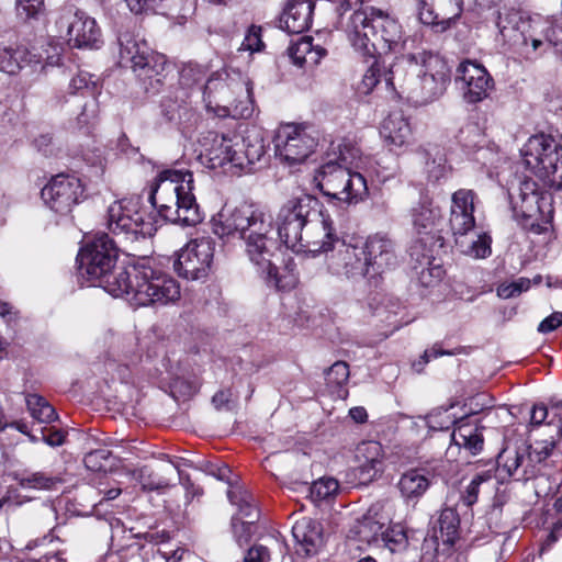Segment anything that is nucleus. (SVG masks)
I'll use <instances>...</instances> for the list:
<instances>
[{
  "label": "nucleus",
  "instance_id": "nucleus-61",
  "mask_svg": "<svg viewBox=\"0 0 562 562\" xmlns=\"http://www.w3.org/2000/svg\"><path fill=\"white\" fill-rule=\"evenodd\" d=\"M560 326H562V313L553 312L551 315H549L542 322H540L538 326V331L541 334H549L559 328Z\"/></svg>",
  "mask_w": 562,
  "mask_h": 562
},
{
  "label": "nucleus",
  "instance_id": "nucleus-55",
  "mask_svg": "<svg viewBox=\"0 0 562 562\" xmlns=\"http://www.w3.org/2000/svg\"><path fill=\"white\" fill-rule=\"evenodd\" d=\"M486 479V475L477 474L471 480L470 484L461 495V502L464 506L471 507L476 503L480 485L485 482Z\"/></svg>",
  "mask_w": 562,
  "mask_h": 562
},
{
  "label": "nucleus",
  "instance_id": "nucleus-19",
  "mask_svg": "<svg viewBox=\"0 0 562 562\" xmlns=\"http://www.w3.org/2000/svg\"><path fill=\"white\" fill-rule=\"evenodd\" d=\"M456 81L460 85L463 97L469 103H477L486 99L494 85L487 70L471 60L462 61L458 66Z\"/></svg>",
  "mask_w": 562,
  "mask_h": 562
},
{
  "label": "nucleus",
  "instance_id": "nucleus-7",
  "mask_svg": "<svg viewBox=\"0 0 562 562\" xmlns=\"http://www.w3.org/2000/svg\"><path fill=\"white\" fill-rule=\"evenodd\" d=\"M514 218L526 231L541 234L553 218V198L532 179H524L509 191Z\"/></svg>",
  "mask_w": 562,
  "mask_h": 562
},
{
  "label": "nucleus",
  "instance_id": "nucleus-52",
  "mask_svg": "<svg viewBox=\"0 0 562 562\" xmlns=\"http://www.w3.org/2000/svg\"><path fill=\"white\" fill-rule=\"evenodd\" d=\"M531 281L527 278H519L508 284H501L497 288V295L502 299H510L529 290Z\"/></svg>",
  "mask_w": 562,
  "mask_h": 562
},
{
  "label": "nucleus",
  "instance_id": "nucleus-47",
  "mask_svg": "<svg viewBox=\"0 0 562 562\" xmlns=\"http://www.w3.org/2000/svg\"><path fill=\"white\" fill-rule=\"evenodd\" d=\"M339 490L338 481L333 477H322L310 487V496L313 502H322L336 495Z\"/></svg>",
  "mask_w": 562,
  "mask_h": 562
},
{
  "label": "nucleus",
  "instance_id": "nucleus-64",
  "mask_svg": "<svg viewBox=\"0 0 562 562\" xmlns=\"http://www.w3.org/2000/svg\"><path fill=\"white\" fill-rule=\"evenodd\" d=\"M443 355H451L450 351H446L440 349L437 346H434L430 349L425 350L423 356L420 357V360L418 362H415L413 366L417 372H420L423 370V367L432 358H438Z\"/></svg>",
  "mask_w": 562,
  "mask_h": 562
},
{
  "label": "nucleus",
  "instance_id": "nucleus-56",
  "mask_svg": "<svg viewBox=\"0 0 562 562\" xmlns=\"http://www.w3.org/2000/svg\"><path fill=\"white\" fill-rule=\"evenodd\" d=\"M263 46L261 40V27L251 25L241 43V48L250 52H258Z\"/></svg>",
  "mask_w": 562,
  "mask_h": 562
},
{
  "label": "nucleus",
  "instance_id": "nucleus-53",
  "mask_svg": "<svg viewBox=\"0 0 562 562\" xmlns=\"http://www.w3.org/2000/svg\"><path fill=\"white\" fill-rule=\"evenodd\" d=\"M255 522H256L255 520H249V519L240 520L239 518H236V517L233 518V520H232L233 531H234L236 541L238 542V544L240 547H243L244 544H246L249 541V539L252 535V529H254Z\"/></svg>",
  "mask_w": 562,
  "mask_h": 562
},
{
  "label": "nucleus",
  "instance_id": "nucleus-58",
  "mask_svg": "<svg viewBox=\"0 0 562 562\" xmlns=\"http://www.w3.org/2000/svg\"><path fill=\"white\" fill-rule=\"evenodd\" d=\"M188 97H189L188 92L183 93L180 101H178V100L172 101L171 98L165 97L160 103L161 112H162L164 116L168 121L175 120L176 114H177L179 108L181 106V103H183Z\"/></svg>",
  "mask_w": 562,
  "mask_h": 562
},
{
  "label": "nucleus",
  "instance_id": "nucleus-29",
  "mask_svg": "<svg viewBox=\"0 0 562 562\" xmlns=\"http://www.w3.org/2000/svg\"><path fill=\"white\" fill-rule=\"evenodd\" d=\"M380 133L391 149H397L408 145L412 128L401 113H392L384 119Z\"/></svg>",
  "mask_w": 562,
  "mask_h": 562
},
{
  "label": "nucleus",
  "instance_id": "nucleus-15",
  "mask_svg": "<svg viewBox=\"0 0 562 562\" xmlns=\"http://www.w3.org/2000/svg\"><path fill=\"white\" fill-rule=\"evenodd\" d=\"M316 145L315 138L304 127L294 124L279 127L274 138L276 155L289 166L305 161Z\"/></svg>",
  "mask_w": 562,
  "mask_h": 562
},
{
  "label": "nucleus",
  "instance_id": "nucleus-25",
  "mask_svg": "<svg viewBox=\"0 0 562 562\" xmlns=\"http://www.w3.org/2000/svg\"><path fill=\"white\" fill-rule=\"evenodd\" d=\"M32 67L33 71H45L42 57L32 54L25 47H2L0 48V70L8 75H16L24 67Z\"/></svg>",
  "mask_w": 562,
  "mask_h": 562
},
{
  "label": "nucleus",
  "instance_id": "nucleus-18",
  "mask_svg": "<svg viewBox=\"0 0 562 562\" xmlns=\"http://www.w3.org/2000/svg\"><path fill=\"white\" fill-rule=\"evenodd\" d=\"M339 241L333 227V221L318 211V216L312 221L302 231V237L295 246H290L296 252H311L317 255L331 250L334 245Z\"/></svg>",
  "mask_w": 562,
  "mask_h": 562
},
{
  "label": "nucleus",
  "instance_id": "nucleus-23",
  "mask_svg": "<svg viewBox=\"0 0 562 562\" xmlns=\"http://www.w3.org/2000/svg\"><path fill=\"white\" fill-rule=\"evenodd\" d=\"M357 477L361 484H369L383 473L385 453L380 442H361L357 449Z\"/></svg>",
  "mask_w": 562,
  "mask_h": 562
},
{
  "label": "nucleus",
  "instance_id": "nucleus-31",
  "mask_svg": "<svg viewBox=\"0 0 562 562\" xmlns=\"http://www.w3.org/2000/svg\"><path fill=\"white\" fill-rule=\"evenodd\" d=\"M430 480L424 469H411L404 472L397 483L401 495L406 501H418L429 488Z\"/></svg>",
  "mask_w": 562,
  "mask_h": 562
},
{
  "label": "nucleus",
  "instance_id": "nucleus-45",
  "mask_svg": "<svg viewBox=\"0 0 562 562\" xmlns=\"http://www.w3.org/2000/svg\"><path fill=\"white\" fill-rule=\"evenodd\" d=\"M207 69L205 66L188 63L180 70L179 85L182 89H192L205 79Z\"/></svg>",
  "mask_w": 562,
  "mask_h": 562
},
{
  "label": "nucleus",
  "instance_id": "nucleus-14",
  "mask_svg": "<svg viewBox=\"0 0 562 562\" xmlns=\"http://www.w3.org/2000/svg\"><path fill=\"white\" fill-rule=\"evenodd\" d=\"M56 25L60 32H66L68 43L74 47L94 48L101 41V31L95 20L74 7L64 9Z\"/></svg>",
  "mask_w": 562,
  "mask_h": 562
},
{
  "label": "nucleus",
  "instance_id": "nucleus-54",
  "mask_svg": "<svg viewBox=\"0 0 562 562\" xmlns=\"http://www.w3.org/2000/svg\"><path fill=\"white\" fill-rule=\"evenodd\" d=\"M458 420H454L449 414L447 409L436 411L430 413L427 416V425L429 428L434 430H445L449 429L450 425L456 424Z\"/></svg>",
  "mask_w": 562,
  "mask_h": 562
},
{
  "label": "nucleus",
  "instance_id": "nucleus-35",
  "mask_svg": "<svg viewBox=\"0 0 562 562\" xmlns=\"http://www.w3.org/2000/svg\"><path fill=\"white\" fill-rule=\"evenodd\" d=\"M342 183L335 200L347 204H357L369 194L367 180L360 172L350 169Z\"/></svg>",
  "mask_w": 562,
  "mask_h": 562
},
{
  "label": "nucleus",
  "instance_id": "nucleus-37",
  "mask_svg": "<svg viewBox=\"0 0 562 562\" xmlns=\"http://www.w3.org/2000/svg\"><path fill=\"white\" fill-rule=\"evenodd\" d=\"M413 225L418 234H429L441 217L439 207L431 204H420L412 212Z\"/></svg>",
  "mask_w": 562,
  "mask_h": 562
},
{
  "label": "nucleus",
  "instance_id": "nucleus-39",
  "mask_svg": "<svg viewBox=\"0 0 562 562\" xmlns=\"http://www.w3.org/2000/svg\"><path fill=\"white\" fill-rule=\"evenodd\" d=\"M416 155L425 164L429 178L438 180L443 176L445 159L439 155V149L436 146H419L416 149Z\"/></svg>",
  "mask_w": 562,
  "mask_h": 562
},
{
  "label": "nucleus",
  "instance_id": "nucleus-48",
  "mask_svg": "<svg viewBox=\"0 0 562 562\" xmlns=\"http://www.w3.org/2000/svg\"><path fill=\"white\" fill-rule=\"evenodd\" d=\"M380 541L392 553L404 552L408 547L407 536L401 527L385 530Z\"/></svg>",
  "mask_w": 562,
  "mask_h": 562
},
{
  "label": "nucleus",
  "instance_id": "nucleus-30",
  "mask_svg": "<svg viewBox=\"0 0 562 562\" xmlns=\"http://www.w3.org/2000/svg\"><path fill=\"white\" fill-rule=\"evenodd\" d=\"M326 54L327 50L324 47L313 44L311 36H302L288 47L289 57L299 67L316 66Z\"/></svg>",
  "mask_w": 562,
  "mask_h": 562
},
{
  "label": "nucleus",
  "instance_id": "nucleus-2",
  "mask_svg": "<svg viewBox=\"0 0 562 562\" xmlns=\"http://www.w3.org/2000/svg\"><path fill=\"white\" fill-rule=\"evenodd\" d=\"M213 233L218 237L238 236L244 252L256 270L279 286L278 269L273 262L278 243L273 237V220L262 206L241 203L225 206L213 218Z\"/></svg>",
  "mask_w": 562,
  "mask_h": 562
},
{
  "label": "nucleus",
  "instance_id": "nucleus-21",
  "mask_svg": "<svg viewBox=\"0 0 562 562\" xmlns=\"http://www.w3.org/2000/svg\"><path fill=\"white\" fill-rule=\"evenodd\" d=\"M470 189H459L451 196L449 225L454 237L471 233L475 228L474 200Z\"/></svg>",
  "mask_w": 562,
  "mask_h": 562
},
{
  "label": "nucleus",
  "instance_id": "nucleus-6",
  "mask_svg": "<svg viewBox=\"0 0 562 562\" xmlns=\"http://www.w3.org/2000/svg\"><path fill=\"white\" fill-rule=\"evenodd\" d=\"M192 183L193 175L190 171L167 169L158 175L149 201L164 221L194 226L203 220L192 194Z\"/></svg>",
  "mask_w": 562,
  "mask_h": 562
},
{
  "label": "nucleus",
  "instance_id": "nucleus-27",
  "mask_svg": "<svg viewBox=\"0 0 562 562\" xmlns=\"http://www.w3.org/2000/svg\"><path fill=\"white\" fill-rule=\"evenodd\" d=\"M117 42L120 46V63L123 65L130 64L133 70L155 53L144 40H138L128 32L121 33Z\"/></svg>",
  "mask_w": 562,
  "mask_h": 562
},
{
  "label": "nucleus",
  "instance_id": "nucleus-63",
  "mask_svg": "<svg viewBox=\"0 0 562 562\" xmlns=\"http://www.w3.org/2000/svg\"><path fill=\"white\" fill-rule=\"evenodd\" d=\"M547 37V47L549 46H558L562 44V24L557 23L553 20H550V27L546 31Z\"/></svg>",
  "mask_w": 562,
  "mask_h": 562
},
{
  "label": "nucleus",
  "instance_id": "nucleus-8",
  "mask_svg": "<svg viewBox=\"0 0 562 562\" xmlns=\"http://www.w3.org/2000/svg\"><path fill=\"white\" fill-rule=\"evenodd\" d=\"M520 153L527 169L550 187L562 190V146L554 137L533 135Z\"/></svg>",
  "mask_w": 562,
  "mask_h": 562
},
{
  "label": "nucleus",
  "instance_id": "nucleus-4",
  "mask_svg": "<svg viewBox=\"0 0 562 562\" xmlns=\"http://www.w3.org/2000/svg\"><path fill=\"white\" fill-rule=\"evenodd\" d=\"M345 32L351 46L363 56L396 54L405 43L400 22L389 12L374 7L352 12Z\"/></svg>",
  "mask_w": 562,
  "mask_h": 562
},
{
  "label": "nucleus",
  "instance_id": "nucleus-5",
  "mask_svg": "<svg viewBox=\"0 0 562 562\" xmlns=\"http://www.w3.org/2000/svg\"><path fill=\"white\" fill-rule=\"evenodd\" d=\"M200 143V157L210 169L229 165L240 171L251 172L267 149L263 132L256 126L247 128L243 136L210 131Z\"/></svg>",
  "mask_w": 562,
  "mask_h": 562
},
{
  "label": "nucleus",
  "instance_id": "nucleus-24",
  "mask_svg": "<svg viewBox=\"0 0 562 562\" xmlns=\"http://www.w3.org/2000/svg\"><path fill=\"white\" fill-rule=\"evenodd\" d=\"M167 67L166 56L154 53L133 71L147 93H157L166 80Z\"/></svg>",
  "mask_w": 562,
  "mask_h": 562
},
{
  "label": "nucleus",
  "instance_id": "nucleus-44",
  "mask_svg": "<svg viewBox=\"0 0 562 562\" xmlns=\"http://www.w3.org/2000/svg\"><path fill=\"white\" fill-rule=\"evenodd\" d=\"M390 68L386 70L384 65H381L380 61L375 60L364 72L361 81L358 83V92L361 94H369L373 91V89L380 83L381 78L385 80V77L389 76Z\"/></svg>",
  "mask_w": 562,
  "mask_h": 562
},
{
  "label": "nucleus",
  "instance_id": "nucleus-3",
  "mask_svg": "<svg viewBox=\"0 0 562 562\" xmlns=\"http://www.w3.org/2000/svg\"><path fill=\"white\" fill-rule=\"evenodd\" d=\"M450 81V68L440 56L420 52L402 56L390 65L385 86L400 88L418 104H428L439 99Z\"/></svg>",
  "mask_w": 562,
  "mask_h": 562
},
{
  "label": "nucleus",
  "instance_id": "nucleus-16",
  "mask_svg": "<svg viewBox=\"0 0 562 562\" xmlns=\"http://www.w3.org/2000/svg\"><path fill=\"white\" fill-rule=\"evenodd\" d=\"M83 193L80 180L74 176L57 175L42 189V199L55 213L66 215Z\"/></svg>",
  "mask_w": 562,
  "mask_h": 562
},
{
  "label": "nucleus",
  "instance_id": "nucleus-62",
  "mask_svg": "<svg viewBox=\"0 0 562 562\" xmlns=\"http://www.w3.org/2000/svg\"><path fill=\"white\" fill-rule=\"evenodd\" d=\"M270 553L265 546H254L244 558V562H269Z\"/></svg>",
  "mask_w": 562,
  "mask_h": 562
},
{
  "label": "nucleus",
  "instance_id": "nucleus-12",
  "mask_svg": "<svg viewBox=\"0 0 562 562\" xmlns=\"http://www.w3.org/2000/svg\"><path fill=\"white\" fill-rule=\"evenodd\" d=\"M334 158L323 164L313 177L315 187L326 196L336 199L351 166L360 158L359 148L349 143L337 146Z\"/></svg>",
  "mask_w": 562,
  "mask_h": 562
},
{
  "label": "nucleus",
  "instance_id": "nucleus-41",
  "mask_svg": "<svg viewBox=\"0 0 562 562\" xmlns=\"http://www.w3.org/2000/svg\"><path fill=\"white\" fill-rule=\"evenodd\" d=\"M26 406L31 416L38 423L49 424L57 419L55 408L37 394H29L26 396Z\"/></svg>",
  "mask_w": 562,
  "mask_h": 562
},
{
  "label": "nucleus",
  "instance_id": "nucleus-28",
  "mask_svg": "<svg viewBox=\"0 0 562 562\" xmlns=\"http://www.w3.org/2000/svg\"><path fill=\"white\" fill-rule=\"evenodd\" d=\"M313 11L314 3L312 0H294L286 7L281 22L289 33H302L310 27Z\"/></svg>",
  "mask_w": 562,
  "mask_h": 562
},
{
  "label": "nucleus",
  "instance_id": "nucleus-43",
  "mask_svg": "<svg viewBox=\"0 0 562 562\" xmlns=\"http://www.w3.org/2000/svg\"><path fill=\"white\" fill-rule=\"evenodd\" d=\"M131 475L144 491H159L170 485L167 477L156 474L148 465L131 471Z\"/></svg>",
  "mask_w": 562,
  "mask_h": 562
},
{
  "label": "nucleus",
  "instance_id": "nucleus-40",
  "mask_svg": "<svg viewBox=\"0 0 562 562\" xmlns=\"http://www.w3.org/2000/svg\"><path fill=\"white\" fill-rule=\"evenodd\" d=\"M14 480L22 488L50 491L56 487L60 480L48 475L45 472H31L26 474H14Z\"/></svg>",
  "mask_w": 562,
  "mask_h": 562
},
{
  "label": "nucleus",
  "instance_id": "nucleus-50",
  "mask_svg": "<svg viewBox=\"0 0 562 562\" xmlns=\"http://www.w3.org/2000/svg\"><path fill=\"white\" fill-rule=\"evenodd\" d=\"M383 527V524L372 518H364L360 522L358 533L361 540L367 543L379 542L382 538V533L385 532Z\"/></svg>",
  "mask_w": 562,
  "mask_h": 562
},
{
  "label": "nucleus",
  "instance_id": "nucleus-22",
  "mask_svg": "<svg viewBox=\"0 0 562 562\" xmlns=\"http://www.w3.org/2000/svg\"><path fill=\"white\" fill-rule=\"evenodd\" d=\"M333 274L348 279L369 278L361 247L341 243L340 248L328 260Z\"/></svg>",
  "mask_w": 562,
  "mask_h": 562
},
{
  "label": "nucleus",
  "instance_id": "nucleus-46",
  "mask_svg": "<svg viewBox=\"0 0 562 562\" xmlns=\"http://www.w3.org/2000/svg\"><path fill=\"white\" fill-rule=\"evenodd\" d=\"M85 465L93 472H106L112 467V452L106 448L95 449L85 456Z\"/></svg>",
  "mask_w": 562,
  "mask_h": 562
},
{
  "label": "nucleus",
  "instance_id": "nucleus-49",
  "mask_svg": "<svg viewBox=\"0 0 562 562\" xmlns=\"http://www.w3.org/2000/svg\"><path fill=\"white\" fill-rule=\"evenodd\" d=\"M68 89L71 94L81 93L82 95H90L93 99L97 92V85L90 74L79 72L71 78Z\"/></svg>",
  "mask_w": 562,
  "mask_h": 562
},
{
  "label": "nucleus",
  "instance_id": "nucleus-20",
  "mask_svg": "<svg viewBox=\"0 0 562 562\" xmlns=\"http://www.w3.org/2000/svg\"><path fill=\"white\" fill-rule=\"evenodd\" d=\"M463 12V0H422L418 16L423 24L443 32L454 23Z\"/></svg>",
  "mask_w": 562,
  "mask_h": 562
},
{
  "label": "nucleus",
  "instance_id": "nucleus-36",
  "mask_svg": "<svg viewBox=\"0 0 562 562\" xmlns=\"http://www.w3.org/2000/svg\"><path fill=\"white\" fill-rule=\"evenodd\" d=\"M527 461L525 451L504 449L497 458L498 465L506 471L509 476L516 477L518 481H527L535 476L532 470L520 471Z\"/></svg>",
  "mask_w": 562,
  "mask_h": 562
},
{
  "label": "nucleus",
  "instance_id": "nucleus-17",
  "mask_svg": "<svg viewBox=\"0 0 562 562\" xmlns=\"http://www.w3.org/2000/svg\"><path fill=\"white\" fill-rule=\"evenodd\" d=\"M361 250L369 279L380 277L397 265L395 243L386 234L368 236Z\"/></svg>",
  "mask_w": 562,
  "mask_h": 562
},
{
  "label": "nucleus",
  "instance_id": "nucleus-1",
  "mask_svg": "<svg viewBox=\"0 0 562 562\" xmlns=\"http://www.w3.org/2000/svg\"><path fill=\"white\" fill-rule=\"evenodd\" d=\"M116 260L117 248L106 234L97 235L77 256L82 278L134 306L166 305L180 299V286L168 273L146 265L116 267Z\"/></svg>",
  "mask_w": 562,
  "mask_h": 562
},
{
  "label": "nucleus",
  "instance_id": "nucleus-42",
  "mask_svg": "<svg viewBox=\"0 0 562 562\" xmlns=\"http://www.w3.org/2000/svg\"><path fill=\"white\" fill-rule=\"evenodd\" d=\"M459 515L452 508H445L438 518V528L443 543L453 544L458 538Z\"/></svg>",
  "mask_w": 562,
  "mask_h": 562
},
{
  "label": "nucleus",
  "instance_id": "nucleus-10",
  "mask_svg": "<svg viewBox=\"0 0 562 562\" xmlns=\"http://www.w3.org/2000/svg\"><path fill=\"white\" fill-rule=\"evenodd\" d=\"M106 227L115 236L135 240L138 236H151L157 231L156 222L140 207L139 198H125L108 207Z\"/></svg>",
  "mask_w": 562,
  "mask_h": 562
},
{
  "label": "nucleus",
  "instance_id": "nucleus-13",
  "mask_svg": "<svg viewBox=\"0 0 562 562\" xmlns=\"http://www.w3.org/2000/svg\"><path fill=\"white\" fill-rule=\"evenodd\" d=\"M215 243L210 237L195 238L178 252L173 269L180 278L198 281L205 279L212 267Z\"/></svg>",
  "mask_w": 562,
  "mask_h": 562
},
{
  "label": "nucleus",
  "instance_id": "nucleus-9",
  "mask_svg": "<svg viewBox=\"0 0 562 562\" xmlns=\"http://www.w3.org/2000/svg\"><path fill=\"white\" fill-rule=\"evenodd\" d=\"M252 87L249 81L236 82L234 87L226 82L224 74L214 72L203 86V99L207 109L213 103L218 106L225 103L221 115L247 119L254 112Z\"/></svg>",
  "mask_w": 562,
  "mask_h": 562
},
{
  "label": "nucleus",
  "instance_id": "nucleus-32",
  "mask_svg": "<svg viewBox=\"0 0 562 562\" xmlns=\"http://www.w3.org/2000/svg\"><path fill=\"white\" fill-rule=\"evenodd\" d=\"M451 440L456 446L463 448L472 456L480 453L483 449L484 441L479 427L463 418L457 422Z\"/></svg>",
  "mask_w": 562,
  "mask_h": 562
},
{
  "label": "nucleus",
  "instance_id": "nucleus-11",
  "mask_svg": "<svg viewBox=\"0 0 562 562\" xmlns=\"http://www.w3.org/2000/svg\"><path fill=\"white\" fill-rule=\"evenodd\" d=\"M318 200L306 193L292 196L282 204L277 215L278 235L288 248L299 243L302 231L318 216Z\"/></svg>",
  "mask_w": 562,
  "mask_h": 562
},
{
  "label": "nucleus",
  "instance_id": "nucleus-51",
  "mask_svg": "<svg viewBox=\"0 0 562 562\" xmlns=\"http://www.w3.org/2000/svg\"><path fill=\"white\" fill-rule=\"evenodd\" d=\"M349 366L345 361H336L325 372L328 386L340 387L349 379Z\"/></svg>",
  "mask_w": 562,
  "mask_h": 562
},
{
  "label": "nucleus",
  "instance_id": "nucleus-57",
  "mask_svg": "<svg viewBox=\"0 0 562 562\" xmlns=\"http://www.w3.org/2000/svg\"><path fill=\"white\" fill-rule=\"evenodd\" d=\"M128 9L135 14L156 11L162 0H125Z\"/></svg>",
  "mask_w": 562,
  "mask_h": 562
},
{
  "label": "nucleus",
  "instance_id": "nucleus-60",
  "mask_svg": "<svg viewBox=\"0 0 562 562\" xmlns=\"http://www.w3.org/2000/svg\"><path fill=\"white\" fill-rule=\"evenodd\" d=\"M97 115L98 104L93 98L91 101L85 103L82 112L78 116V124L80 126H87L97 119Z\"/></svg>",
  "mask_w": 562,
  "mask_h": 562
},
{
  "label": "nucleus",
  "instance_id": "nucleus-26",
  "mask_svg": "<svg viewBox=\"0 0 562 562\" xmlns=\"http://www.w3.org/2000/svg\"><path fill=\"white\" fill-rule=\"evenodd\" d=\"M292 535L299 546V554L314 555L323 544L322 525L308 517H303L294 524Z\"/></svg>",
  "mask_w": 562,
  "mask_h": 562
},
{
  "label": "nucleus",
  "instance_id": "nucleus-33",
  "mask_svg": "<svg viewBox=\"0 0 562 562\" xmlns=\"http://www.w3.org/2000/svg\"><path fill=\"white\" fill-rule=\"evenodd\" d=\"M456 246L460 252L472 258H486L491 255V237L486 233H465L454 237Z\"/></svg>",
  "mask_w": 562,
  "mask_h": 562
},
{
  "label": "nucleus",
  "instance_id": "nucleus-34",
  "mask_svg": "<svg viewBox=\"0 0 562 562\" xmlns=\"http://www.w3.org/2000/svg\"><path fill=\"white\" fill-rule=\"evenodd\" d=\"M550 27V19L542 16H533L526 21H521L518 30L522 36V43L525 45L531 44L533 50H538L541 47H547V33Z\"/></svg>",
  "mask_w": 562,
  "mask_h": 562
},
{
  "label": "nucleus",
  "instance_id": "nucleus-59",
  "mask_svg": "<svg viewBox=\"0 0 562 562\" xmlns=\"http://www.w3.org/2000/svg\"><path fill=\"white\" fill-rule=\"evenodd\" d=\"M44 0H18V12L26 19L36 16L42 10Z\"/></svg>",
  "mask_w": 562,
  "mask_h": 562
},
{
  "label": "nucleus",
  "instance_id": "nucleus-38",
  "mask_svg": "<svg viewBox=\"0 0 562 562\" xmlns=\"http://www.w3.org/2000/svg\"><path fill=\"white\" fill-rule=\"evenodd\" d=\"M228 499L238 507L243 518L255 520L259 518L254 496L244 487L236 486L227 492Z\"/></svg>",
  "mask_w": 562,
  "mask_h": 562
}]
</instances>
